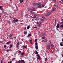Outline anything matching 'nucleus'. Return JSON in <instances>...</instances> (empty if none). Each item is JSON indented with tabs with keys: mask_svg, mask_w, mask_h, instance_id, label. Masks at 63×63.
<instances>
[{
	"mask_svg": "<svg viewBox=\"0 0 63 63\" xmlns=\"http://www.w3.org/2000/svg\"><path fill=\"white\" fill-rule=\"evenodd\" d=\"M37 24H38V26L39 27H41L42 25V22H37Z\"/></svg>",
	"mask_w": 63,
	"mask_h": 63,
	"instance_id": "f257e3e1",
	"label": "nucleus"
},
{
	"mask_svg": "<svg viewBox=\"0 0 63 63\" xmlns=\"http://www.w3.org/2000/svg\"><path fill=\"white\" fill-rule=\"evenodd\" d=\"M37 56L38 57L37 58V59H38L39 60H41V59H42V58H41V57H40L39 55L37 54Z\"/></svg>",
	"mask_w": 63,
	"mask_h": 63,
	"instance_id": "f03ea898",
	"label": "nucleus"
},
{
	"mask_svg": "<svg viewBox=\"0 0 63 63\" xmlns=\"http://www.w3.org/2000/svg\"><path fill=\"white\" fill-rule=\"evenodd\" d=\"M38 7L39 8H42V5H41V4L40 3H38L37 6H38Z\"/></svg>",
	"mask_w": 63,
	"mask_h": 63,
	"instance_id": "7ed1b4c3",
	"label": "nucleus"
},
{
	"mask_svg": "<svg viewBox=\"0 0 63 63\" xmlns=\"http://www.w3.org/2000/svg\"><path fill=\"white\" fill-rule=\"evenodd\" d=\"M13 22H14V23L15 22H16L17 21H18V20L17 19H16V20H13Z\"/></svg>",
	"mask_w": 63,
	"mask_h": 63,
	"instance_id": "20e7f679",
	"label": "nucleus"
},
{
	"mask_svg": "<svg viewBox=\"0 0 63 63\" xmlns=\"http://www.w3.org/2000/svg\"><path fill=\"white\" fill-rule=\"evenodd\" d=\"M38 3H36L35 2L33 3V5H34V6H36V5H38Z\"/></svg>",
	"mask_w": 63,
	"mask_h": 63,
	"instance_id": "39448f33",
	"label": "nucleus"
},
{
	"mask_svg": "<svg viewBox=\"0 0 63 63\" xmlns=\"http://www.w3.org/2000/svg\"><path fill=\"white\" fill-rule=\"evenodd\" d=\"M31 33L29 34L27 36V37H30V36H31Z\"/></svg>",
	"mask_w": 63,
	"mask_h": 63,
	"instance_id": "423d86ee",
	"label": "nucleus"
},
{
	"mask_svg": "<svg viewBox=\"0 0 63 63\" xmlns=\"http://www.w3.org/2000/svg\"><path fill=\"white\" fill-rule=\"evenodd\" d=\"M21 63H25V62L24 61V60H21Z\"/></svg>",
	"mask_w": 63,
	"mask_h": 63,
	"instance_id": "0eeeda50",
	"label": "nucleus"
},
{
	"mask_svg": "<svg viewBox=\"0 0 63 63\" xmlns=\"http://www.w3.org/2000/svg\"><path fill=\"white\" fill-rule=\"evenodd\" d=\"M59 24H58L57 25L56 28H59Z\"/></svg>",
	"mask_w": 63,
	"mask_h": 63,
	"instance_id": "6e6552de",
	"label": "nucleus"
},
{
	"mask_svg": "<svg viewBox=\"0 0 63 63\" xmlns=\"http://www.w3.org/2000/svg\"><path fill=\"white\" fill-rule=\"evenodd\" d=\"M34 53L36 54H37L38 53V52L36 50H35L34 51Z\"/></svg>",
	"mask_w": 63,
	"mask_h": 63,
	"instance_id": "1a4fd4ad",
	"label": "nucleus"
},
{
	"mask_svg": "<svg viewBox=\"0 0 63 63\" xmlns=\"http://www.w3.org/2000/svg\"><path fill=\"white\" fill-rule=\"evenodd\" d=\"M50 14V12H48V13L47 14V16H49V14Z\"/></svg>",
	"mask_w": 63,
	"mask_h": 63,
	"instance_id": "9d476101",
	"label": "nucleus"
},
{
	"mask_svg": "<svg viewBox=\"0 0 63 63\" xmlns=\"http://www.w3.org/2000/svg\"><path fill=\"white\" fill-rule=\"evenodd\" d=\"M41 34L42 35H43V36H45V35H46V34H45V33H43V32H42L41 33Z\"/></svg>",
	"mask_w": 63,
	"mask_h": 63,
	"instance_id": "9b49d317",
	"label": "nucleus"
},
{
	"mask_svg": "<svg viewBox=\"0 0 63 63\" xmlns=\"http://www.w3.org/2000/svg\"><path fill=\"white\" fill-rule=\"evenodd\" d=\"M23 47L24 48H27V46L26 45V46H23Z\"/></svg>",
	"mask_w": 63,
	"mask_h": 63,
	"instance_id": "f8f14e48",
	"label": "nucleus"
},
{
	"mask_svg": "<svg viewBox=\"0 0 63 63\" xmlns=\"http://www.w3.org/2000/svg\"><path fill=\"white\" fill-rule=\"evenodd\" d=\"M55 7H54V6L52 8V11H54V9H55Z\"/></svg>",
	"mask_w": 63,
	"mask_h": 63,
	"instance_id": "ddd939ff",
	"label": "nucleus"
},
{
	"mask_svg": "<svg viewBox=\"0 0 63 63\" xmlns=\"http://www.w3.org/2000/svg\"><path fill=\"white\" fill-rule=\"evenodd\" d=\"M35 48L36 49H38V46H36L35 47Z\"/></svg>",
	"mask_w": 63,
	"mask_h": 63,
	"instance_id": "4468645a",
	"label": "nucleus"
},
{
	"mask_svg": "<svg viewBox=\"0 0 63 63\" xmlns=\"http://www.w3.org/2000/svg\"><path fill=\"white\" fill-rule=\"evenodd\" d=\"M60 27L62 28V30L63 29V25H61L60 26Z\"/></svg>",
	"mask_w": 63,
	"mask_h": 63,
	"instance_id": "2eb2a0df",
	"label": "nucleus"
},
{
	"mask_svg": "<svg viewBox=\"0 0 63 63\" xmlns=\"http://www.w3.org/2000/svg\"><path fill=\"white\" fill-rule=\"evenodd\" d=\"M35 8H34L33 9H32V11H35Z\"/></svg>",
	"mask_w": 63,
	"mask_h": 63,
	"instance_id": "dca6fc26",
	"label": "nucleus"
},
{
	"mask_svg": "<svg viewBox=\"0 0 63 63\" xmlns=\"http://www.w3.org/2000/svg\"><path fill=\"white\" fill-rule=\"evenodd\" d=\"M60 45L61 46H62V47H63V44H62L61 43H60Z\"/></svg>",
	"mask_w": 63,
	"mask_h": 63,
	"instance_id": "f3484780",
	"label": "nucleus"
},
{
	"mask_svg": "<svg viewBox=\"0 0 63 63\" xmlns=\"http://www.w3.org/2000/svg\"><path fill=\"white\" fill-rule=\"evenodd\" d=\"M50 48V47H49V46H47V49H49Z\"/></svg>",
	"mask_w": 63,
	"mask_h": 63,
	"instance_id": "a211bd4d",
	"label": "nucleus"
},
{
	"mask_svg": "<svg viewBox=\"0 0 63 63\" xmlns=\"http://www.w3.org/2000/svg\"><path fill=\"white\" fill-rule=\"evenodd\" d=\"M19 0L20 3H22V2H23V0Z\"/></svg>",
	"mask_w": 63,
	"mask_h": 63,
	"instance_id": "6ab92c4d",
	"label": "nucleus"
},
{
	"mask_svg": "<svg viewBox=\"0 0 63 63\" xmlns=\"http://www.w3.org/2000/svg\"><path fill=\"white\" fill-rule=\"evenodd\" d=\"M9 38L10 39H11L12 40H13V38H12V36H9Z\"/></svg>",
	"mask_w": 63,
	"mask_h": 63,
	"instance_id": "aec40b11",
	"label": "nucleus"
},
{
	"mask_svg": "<svg viewBox=\"0 0 63 63\" xmlns=\"http://www.w3.org/2000/svg\"><path fill=\"white\" fill-rule=\"evenodd\" d=\"M9 36H11V37H13V34H11V33Z\"/></svg>",
	"mask_w": 63,
	"mask_h": 63,
	"instance_id": "412c9836",
	"label": "nucleus"
},
{
	"mask_svg": "<svg viewBox=\"0 0 63 63\" xmlns=\"http://www.w3.org/2000/svg\"><path fill=\"white\" fill-rule=\"evenodd\" d=\"M27 31L24 32V34H27Z\"/></svg>",
	"mask_w": 63,
	"mask_h": 63,
	"instance_id": "4be33fe9",
	"label": "nucleus"
},
{
	"mask_svg": "<svg viewBox=\"0 0 63 63\" xmlns=\"http://www.w3.org/2000/svg\"><path fill=\"white\" fill-rule=\"evenodd\" d=\"M40 20L41 21H44V19H43L41 18L40 19Z\"/></svg>",
	"mask_w": 63,
	"mask_h": 63,
	"instance_id": "5701e85b",
	"label": "nucleus"
},
{
	"mask_svg": "<svg viewBox=\"0 0 63 63\" xmlns=\"http://www.w3.org/2000/svg\"><path fill=\"white\" fill-rule=\"evenodd\" d=\"M11 43V42H10L9 41L8 42H7V44H10Z\"/></svg>",
	"mask_w": 63,
	"mask_h": 63,
	"instance_id": "b1692460",
	"label": "nucleus"
},
{
	"mask_svg": "<svg viewBox=\"0 0 63 63\" xmlns=\"http://www.w3.org/2000/svg\"><path fill=\"white\" fill-rule=\"evenodd\" d=\"M41 6H42V7H43L45 6V5H44V4H42Z\"/></svg>",
	"mask_w": 63,
	"mask_h": 63,
	"instance_id": "393cba45",
	"label": "nucleus"
},
{
	"mask_svg": "<svg viewBox=\"0 0 63 63\" xmlns=\"http://www.w3.org/2000/svg\"><path fill=\"white\" fill-rule=\"evenodd\" d=\"M30 28V26H28L27 27V29H29Z\"/></svg>",
	"mask_w": 63,
	"mask_h": 63,
	"instance_id": "a878e982",
	"label": "nucleus"
},
{
	"mask_svg": "<svg viewBox=\"0 0 63 63\" xmlns=\"http://www.w3.org/2000/svg\"><path fill=\"white\" fill-rule=\"evenodd\" d=\"M25 16H28V15L27 14H26L25 15Z\"/></svg>",
	"mask_w": 63,
	"mask_h": 63,
	"instance_id": "bb28decb",
	"label": "nucleus"
},
{
	"mask_svg": "<svg viewBox=\"0 0 63 63\" xmlns=\"http://www.w3.org/2000/svg\"><path fill=\"white\" fill-rule=\"evenodd\" d=\"M30 43L31 44H32V40H30Z\"/></svg>",
	"mask_w": 63,
	"mask_h": 63,
	"instance_id": "cd10ccee",
	"label": "nucleus"
},
{
	"mask_svg": "<svg viewBox=\"0 0 63 63\" xmlns=\"http://www.w3.org/2000/svg\"><path fill=\"white\" fill-rule=\"evenodd\" d=\"M7 21L8 22V23H9V24H10V21H9V20H7Z\"/></svg>",
	"mask_w": 63,
	"mask_h": 63,
	"instance_id": "c85d7f7f",
	"label": "nucleus"
},
{
	"mask_svg": "<svg viewBox=\"0 0 63 63\" xmlns=\"http://www.w3.org/2000/svg\"><path fill=\"white\" fill-rule=\"evenodd\" d=\"M44 42H47V40L46 39H45L44 40Z\"/></svg>",
	"mask_w": 63,
	"mask_h": 63,
	"instance_id": "c756f323",
	"label": "nucleus"
},
{
	"mask_svg": "<svg viewBox=\"0 0 63 63\" xmlns=\"http://www.w3.org/2000/svg\"><path fill=\"white\" fill-rule=\"evenodd\" d=\"M4 47L6 48V47H7V46L6 45H4Z\"/></svg>",
	"mask_w": 63,
	"mask_h": 63,
	"instance_id": "7c9ffc66",
	"label": "nucleus"
},
{
	"mask_svg": "<svg viewBox=\"0 0 63 63\" xmlns=\"http://www.w3.org/2000/svg\"><path fill=\"white\" fill-rule=\"evenodd\" d=\"M60 24H62V25H63V22H61L60 23Z\"/></svg>",
	"mask_w": 63,
	"mask_h": 63,
	"instance_id": "2f4dec72",
	"label": "nucleus"
},
{
	"mask_svg": "<svg viewBox=\"0 0 63 63\" xmlns=\"http://www.w3.org/2000/svg\"><path fill=\"white\" fill-rule=\"evenodd\" d=\"M10 51L9 49H8L6 50V51L7 52H8V51Z\"/></svg>",
	"mask_w": 63,
	"mask_h": 63,
	"instance_id": "473e14b6",
	"label": "nucleus"
},
{
	"mask_svg": "<svg viewBox=\"0 0 63 63\" xmlns=\"http://www.w3.org/2000/svg\"><path fill=\"white\" fill-rule=\"evenodd\" d=\"M17 44L18 45H19V42H18V43H17Z\"/></svg>",
	"mask_w": 63,
	"mask_h": 63,
	"instance_id": "72a5a7b5",
	"label": "nucleus"
},
{
	"mask_svg": "<svg viewBox=\"0 0 63 63\" xmlns=\"http://www.w3.org/2000/svg\"><path fill=\"white\" fill-rule=\"evenodd\" d=\"M10 47H13V44H11L10 46Z\"/></svg>",
	"mask_w": 63,
	"mask_h": 63,
	"instance_id": "f704fd0d",
	"label": "nucleus"
},
{
	"mask_svg": "<svg viewBox=\"0 0 63 63\" xmlns=\"http://www.w3.org/2000/svg\"><path fill=\"white\" fill-rule=\"evenodd\" d=\"M30 10H31V9L30 8H28V10L29 11H30Z\"/></svg>",
	"mask_w": 63,
	"mask_h": 63,
	"instance_id": "c9c22d12",
	"label": "nucleus"
},
{
	"mask_svg": "<svg viewBox=\"0 0 63 63\" xmlns=\"http://www.w3.org/2000/svg\"><path fill=\"white\" fill-rule=\"evenodd\" d=\"M37 41V39H35V42H36Z\"/></svg>",
	"mask_w": 63,
	"mask_h": 63,
	"instance_id": "e433bc0d",
	"label": "nucleus"
},
{
	"mask_svg": "<svg viewBox=\"0 0 63 63\" xmlns=\"http://www.w3.org/2000/svg\"><path fill=\"white\" fill-rule=\"evenodd\" d=\"M18 62L19 63H20V62H21V61L19 60V61H18Z\"/></svg>",
	"mask_w": 63,
	"mask_h": 63,
	"instance_id": "4c0bfd02",
	"label": "nucleus"
},
{
	"mask_svg": "<svg viewBox=\"0 0 63 63\" xmlns=\"http://www.w3.org/2000/svg\"><path fill=\"white\" fill-rule=\"evenodd\" d=\"M34 28H37V27H33Z\"/></svg>",
	"mask_w": 63,
	"mask_h": 63,
	"instance_id": "58836bf2",
	"label": "nucleus"
},
{
	"mask_svg": "<svg viewBox=\"0 0 63 63\" xmlns=\"http://www.w3.org/2000/svg\"><path fill=\"white\" fill-rule=\"evenodd\" d=\"M35 45H38V43L37 42H36L35 43Z\"/></svg>",
	"mask_w": 63,
	"mask_h": 63,
	"instance_id": "ea45409f",
	"label": "nucleus"
},
{
	"mask_svg": "<svg viewBox=\"0 0 63 63\" xmlns=\"http://www.w3.org/2000/svg\"><path fill=\"white\" fill-rule=\"evenodd\" d=\"M51 47H53V44H51Z\"/></svg>",
	"mask_w": 63,
	"mask_h": 63,
	"instance_id": "a19ab883",
	"label": "nucleus"
},
{
	"mask_svg": "<svg viewBox=\"0 0 63 63\" xmlns=\"http://www.w3.org/2000/svg\"><path fill=\"white\" fill-rule=\"evenodd\" d=\"M42 38L43 39H45V37H42Z\"/></svg>",
	"mask_w": 63,
	"mask_h": 63,
	"instance_id": "79ce46f5",
	"label": "nucleus"
},
{
	"mask_svg": "<svg viewBox=\"0 0 63 63\" xmlns=\"http://www.w3.org/2000/svg\"><path fill=\"white\" fill-rule=\"evenodd\" d=\"M8 63H12V61H11Z\"/></svg>",
	"mask_w": 63,
	"mask_h": 63,
	"instance_id": "37998d69",
	"label": "nucleus"
},
{
	"mask_svg": "<svg viewBox=\"0 0 63 63\" xmlns=\"http://www.w3.org/2000/svg\"><path fill=\"white\" fill-rule=\"evenodd\" d=\"M2 8V6H0V9L1 8Z\"/></svg>",
	"mask_w": 63,
	"mask_h": 63,
	"instance_id": "c03bdc74",
	"label": "nucleus"
},
{
	"mask_svg": "<svg viewBox=\"0 0 63 63\" xmlns=\"http://www.w3.org/2000/svg\"><path fill=\"white\" fill-rule=\"evenodd\" d=\"M34 16H37V15L35 14H34Z\"/></svg>",
	"mask_w": 63,
	"mask_h": 63,
	"instance_id": "a18cd8bd",
	"label": "nucleus"
},
{
	"mask_svg": "<svg viewBox=\"0 0 63 63\" xmlns=\"http://www.w3.org/2000/svg\"><path fill=\"white\" fill-rule=\"evenodd\" d=\"M21 54L22 55H23V54H24V53L23 52V53H22Z\"/></svg>",
	"mask_w": 63,
	"mask_h": 63,
	"instance_id": "49530a36",
	"label": "nucleus"
},
{
	"mask_svg": "<svg viewBox=\"0 0 63 63\" xmlns=\"http://www.w3.org/2000/svg\"><path fill=\"white\" fill-rule=\"evenodd\" d=\"M32 18H36V17H32Z\"/></svg>",
	"mask_w": 63,
	"mask_h": 63,
	"instance_id": "de8ad7c7",
	"label": "nucleus"
},
{
	"mask_svg": "<svg viewBox=\"0 0 63 63\" xmlns=\"http://www.w3.org/2000/svg\"><path fill=\"white\" fill-rule=\"evenodd\" d=\"M42 18H45V17H44V16H43L42 17Z\"/></svg>",
	"mask_w": 63,
	"mask_h": 63,
	"instance_id": "09e8293b",
	"label": "nucleus"
},
{
	"mask_svg": "<svg viewBox=\"0 0 63 63\" xmlns=\"http://www.w3.org/2000/svg\"><path fill=\"white\" fill-rule=\"evenodd\" d=\"M45 59L46 60V61H47V58H46Z\"/></svg>",
	"mask_w": 63,
	"mask_h": 63,
	"instance_id": "8fccbe9b",
	"label": "nucleus"
},
{
	"mask_svg": "<svg viewBox=\"0 0 63 63\" xmlns=\"http://www.w3.org/2000/svg\"><path fill=\"white\" fill-rule=\"evenodd\" d=\"M42 42H45V40H43L42 41Z\"/></svg>",
	"mask_w": 63,
	"mask_h": 63,
	"instance_id": "3c124183",
	"label": "nucleus"
},
{
	"mask_svg": "<svg viewBox=\"0 0 63 63\" xmlns=\"http://www.w3.org/2000/svg\"><path fill=\"white\" fill-rule=\"evenodd\" d=\"M33 12H32V11L31 12V14H33Z\"/></svg>",
	"mask_w": 63,
	"mask_h": 63,
	"instance_id": "603ef678",
	"label": "nucleus"
},
{
	"mask_svg": "<svg viewBox=\"0 0 63 63\" xmlns=\"http://www.w3.org/2000/svg\"><path fill=\"white\" fill-rule=\"evenodd\" d=\"M53 1H54V2H55L56 1V0H53Z\"/></svg>",
	"mask_w": 63,
	"mask_h": 63,
	"instance_id": "864d4df0",
	"label": "nucleus"
},
{
	"mask_svg": "<svg viewBox=\"0 0 63 63\" xmlns=\"http://www.w3.org/2000/svg\"><path fill=\"white\" fill-rule=\"evenodd\" d=\"M13 19H14V20H15V19H16V18H13Z\"/></svg>",
	"mask_w": 63,
	"mask_h": 63,
	"instance_id": "5fc2aeb1",
	"label": "nucleus"
},
{
	"mask_svg": "<svg viewBox=\"0 0 63 63\" xmlns=\"http://www.w3.org/2000/svg\"><path fill=\"white\" fill-rule=\"evenodd\" d=\"M56 29L58 30V31H59V30L58 29H57V28Z\"/></svg>",
	"mask_w": 63,
	"mask_h": 63,
	"instance_id": "6e6d98bb",
	"label": "nucleus"
},
{
	"mask_svg": "<svg viewBox=\"0 0 63 63\" xmlns=\"http://www.w3.org/2000/svg\"><path fill=\"white\" fill-rule=\"evenodd\" d=\"M14 39H16V37L15 36L14 37Z\"/></svg>",
	"mask_w": 63,
	"mask_h": 63,
	"instance_id": "4d7b16f0",
	"label": "nucleus"
},
{
	"mask_svg": "<svg viewBox=\"0 0 63 63\" xmlns=\"http://www.w3.org/2000/svg\"><path fill=\"white\" fill-rule=\"evenodd\" d=\"M0 63H3V62L2 61H1L0 62Z\"/></svg>",
	"mask_w": 63,
	"mask_h": 63,
	"instance_id": "13d9d810",
	"label": "nucleus"
},
{
	"mask_svg": "<svg viewBox=\"0 0 63 63\" xmlns=\"http://www.w3.org/2000/svg\"><path fill=\"white\" fill-rule=\"evenodd\" d=\"M47 6H46L45 7V8H47Z\"/></svg>",
	"mask_w": 63,
	"mask_h": 63,
	"instance_id": "bf43d9fd",
	"label": "nucleus"
},
{
	"mask_svg": "<svg viewBox=\"0 0 63 63\" xmlns=\"http://www.w3.org/2000/svg\"><path fill=\"white\" fill-rule=\"evenodd\" d=\"M20 52H21V51H19L18 52V53H20Z\"/></svg>",
	"mask_w": 63,
	"mask_h": 63,
	"instance_id": "052dcab7",
	"label": "nucleus"
},
{
	"mask_svg": "<svg viewBox=\"0 0 63 63\" xmlns=\"http://www.w3.org/2000/svg\"><path fill=\"white\" fill-rule=\"evenodd\" d=\"M25 43H27V41H25Z\"/></svg>",
	"mask_w": 63,
	"mask_h": 63,
	"instance_id": "680f3d73",
	"label": "nucleus"
},
{
	"mask_svg": "<svg viewBox=\"0 0 63 63\" xmlns=\"http://www.w3.org/2000/svg\"><path fill=\"white\" fill-rule=\"evenodd\" d=\"M54 7H55V6H56V5L55 4H54Z\"/></svg>",
	"mask_w": 63,
	"mask_h": 63,
	"instance_id": "e2e57ef3",
	"label": "nucleus"
},
{
	"mask_svg": "<svg viewBox=\"0 0 63 63\" xmlns=\"http://www.w3.org/2000/svg\"><path fill=\"white\" fill-rule=\"evenodd\" d=\"M10 18H12V17L11 16H10Z\"/></svg>",
	"mask_w": 63,
	"mask_h": 63,
	"instance_id": "0e129e2a",
	"label": "nucleus"
},
{
	"mask_svg": "<svg viewBox=\"0 0 63 63\" xmlns=\"http://www.w3.org/2000/svg\"><path fill=\"white\" fill-rule=\"evenodd\" d=\"M18 62H17V61H16V63H18Z\"/></svg>",
	"mask_w": 63,
	"mask_h": 63,
	"instance_id": "69168bd1",
	"label": "nucleus"
},
{
	"mask_svg": "<svg viewBox=\"0 0 63 63\" xmlns=\"http://www.w3.org/2000/svg\"><path fill=\"white\" fill-rule=\"evenodd\" d=\"M35 20H37V19H35Z\"/></svg>",
	"mask_w": 63,
	"mask_h": 63,
	"instance_id": "338daca9",
	"label": "nucleus"
},
{
	"mask_svg": "<svg viewBox=\"0 0 63 63\" xmlns=\"http://www.w3.org/2000/svg\"><path fill=\"white\" fill-rule=\"evenodd\" d=\"M13 58V59H14L15 60L16 59V58Z\"/></svg>",
	"mask_w": 63,
	"mask_h": 63,
	"instance_id": "774afa93",
	"label": "nucleus"
}]
</instances>
